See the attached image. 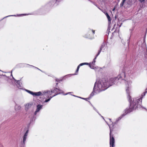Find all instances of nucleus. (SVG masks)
<instances>
[{"mask_svg":"<svg viewBox=\"0 0 147 147\" xmlns=\"http://www.w3.org/2000/svg\"><path fill=\"white\" fill-rule=\"evenodd\" d=\"M95 31L94 30H92V32L93 34H95Z\"/></svg>","mask_w":147,"mask_h":147,"instance_id":"c756f323","label":"nucleus"},{"mask_svg":"<svg viewBox=\"0 0 147 147\" xmlns=\"http://www.w3.org/2000/svg\"><path fill=\"white\" fill-rule=\"evenodd\" d=\"M30 14H18L17 15H9L8 16H6L5 17H4V18H7L9 17L10 16H26Z\"/></svg>","mask_w":147,"mask_h":147,"instance_id":"ddd939ff","label":"nucleus"},{"mask_svg":"<svg viewBox=\"0 0 147 147\" xmlns=\"http://www.w3.org/2000/svg\"><path fill=\"white\" fill-rule=\"evenodd\" d=\"M17 86L19 88V89H22V83H20V81H18V82H17Z\"/></svg>","mask_w":147,"mask_h":147,"instance_id":"4468645a","label":"nucleus"},{"mask_svg":"<svg viewBox=\"0 0 147 147\" xmlns=\"http://www.w3.org/2000/svg\"><path fill=\"white\" fill-rule=\"evenodd\" d=\"M97 2L102 6L105 5L106 0H97Z\"/></svg>","mask_w":147,"mask_h":147,"instance_id":"f8f14e48","label":"nucleus"},{"mask_svg":"<svg viewBox=\"0 0 147 147\" xmlns=\"http://www.w3.org/2000/svg\"><path fill=\"white\" fill-rule=\"evenodd\" d=\"M91 2L92 3H93V4H94V5L96 6V7H98V8L99 9H100H100L99 7H97V5H96L95 4H94V2H93V1H91Z\"/></svg>","mask_w":147,"mask_h":147,"instance_id":"bb28decb","label":"nucleus"},{"mask_svg":"<svg viewBox=\"0 0 147 147\" xmlns=\"http://www.w3.org/2000/svg\"><path fill=\"white\" fill-rule=\"evenodd\" d=\"M115 25H116V24H115L114 25V27L115 26Z\"/></svg>","mask_w":147,"mask_h":147,"instance_id":"ea45409f","label":"nucleus"},{"mask_svg":"<svg viewBox=\"0 0 147 147\" xmlns=\"http://www.w3.org/2000/svg\"><path fill=\"white\" fill-rule=\"evenodd\" d=\"M53 97V96L52 97H51V96L48 99H47V100H46L45 101V102H48V101H49L50 100H51V98L52 97Z\"/></svg>","mask_w":147,"mask_h":147,"instance_id":"5701e85b","label":"nucleus"},{"mask_svg":"<svg viewBox=\"0 0 147 147\" xmlns=\"http://www.w3.org/2000/svg\"><path fill=\"white\" fill-rule=\"evenodd\" d=\"M104 47H100L99 50L98 51V53L96 55L93 61L91 63H90L88 65H89V67L91 68L94 69L95 68L94 65H95L96 62V59L97 57L99 55L101 51L103 52L104 51L105 49L104 48Z\"/></svg>","mask_w":147,"mask_h":147,"instance_id":"20e7f679","label":"nucleus"},{"mask_svg":"<svg viewBox=\"0 0 147 147\" xmlns=\"http://www.w3.org/2000/svg\"><path fill=\"white\" fill-rule=\"evenodd\" d=\"M12 71H11V73H12Z\"/></svg>","mask_w":147,"mask_h":147,"instance_id":"37998d69","label":"nucleus"},{"mask_svg":"<svg viewBox=\"0 0 147 147\" xmlns=\"http://www.w3.org/2000/svg\"><path fill=\"white\" fill-rule=\"evenodd\" d=\"M58 81H59V80H58V81H57V82H58Z\"/></svg>","mask_w":147,"mask_h":147,"instance_id":"a18cd8bd","label":"nucleus"},{"mask_svg":"<svg viewBox=\"0 0 147 147\" xmlns=\"http://www.w3.org/2000/svg\"><path fill=\"white\" fill-rule=\"evenodd\" d=\"M92 30L90 28H88V33H90L91 32H92Z\"/></svg>","mask_w":147,"mask_h":147,"instance_id":"a878e982","label":"nucleus"},{"mask_svg":"<svg viewBox=\"0 0 147 147\" xmlns=\"http://www.w3.org/2000/svg\"><path fill=\"white\" fill-rule=\"evenodd\" d=\"M70 93V92H69V93H67V94H65L64 95H66L67 94H69Z\"/></svg>","mask_w":147,"mask_h":147,"instance_id":"c9c22d12","label":"nucleus"},{"mask_svg":"<svg viewBox=\"0 0 147 147\" xmlns=\"http://www.w3.org/2000/svg\"><path fill=\"white\" fill-rule=\"evenodd\" d=\"M107 125H109V126H110L111 127V125H109L108 124H107Z\"/></svg>","mask_w":147,"mask_h":147,"instance_id":"473e14b6","label":"nucleus"},{"mask_svg":"<svg viewBox=\"0 0 147 147\" xmlns=\"http://www.w3.org/2000/svg\"><path fill=\"white\" fill-rule=\"evenodd\" d=\"M62 0H51L48 3V5L50 6H56Z\"/></svg>","mask_w":147,"mask_h":147,"instance_id":"0eeeda50","label":"nucleus"},{"mask_svg":"<svg viewBox=\"0 0 147 147\" xmlns=\"http://www.w3.org/2000/svg\"><path fill=\"white\" fill-rule=\"evenodd\" d=\"M122 24V23L120 22V21H119L117 22V26H118L119 27H120Z\"/></svg>","mask_w":147,"mask_h":147,"instance_id":"aec40b11","label":"nucleus"},{"mask_svg":"<svg viewBox=\"0 0 147 147\" xmlns=\"http://www.w3.org/2000/svg\"><path fill=\"white\" fill-rule=\"evenodd\" d=\"M56 81H57V79H56Z\"/></svg>","mask_w":147,"mask_h":147,"instance_id":"79ce46f5","label":"nucleus"},{"mask_svg":"<svg viewBox=\"0 0 147 147\" xmlns=\"http://www.w3.org/2000/svg\"><path fill=\"white\" fill-rule=\"evenodd\" d=\"M80 67L79 66H78V67H77V70H76V72H78V71L79 70V69L80 68Z\"/></svg>","mask_w":147,"mask_h":147,"instance_id":"cd10ccee","label":"nucleus"},{"mask_svg":"<svg viewBox=\"0 0 147 147\" xmlns=\"http://www.w3.org/2000/svg\"><path fill=\"white\" fill-rule=\"evenodd\" d=\"M140 10V9L138 10L137 12H138Z\"/></svg>","mask_w":147,"mask_h":147,"instance_id":"f704fd0d","label":"nucleus"},{"mask_svg":"<svg viewBox=\"0 0 147 147\" xmlns=\"http://www.w3.org/2000/svg\"><path fill=\"white\" fill-rule=\"evenodd\" d=\"M58 81H59V80H58V81H57V82H58Z\"/></svg>","mask_w":147,"mask_h":147,"instance_id":"c03bdc74","label":"nucleus"},{"mask_svg":"<svg viewBox=\"0 0 147 147\" xmlns=\"http://www.w3.org/2000/svg\"><path fill=\"white\" fill-rule=\"evenodd\" d=\"M105 45H107L106 42L104 41L102 44L101 46H105Z\"/></svg>","mask_w":147,"mask_h":147,"instance_id":"b1692460","label":"nucleus"},{"mask_svg":"<svg viewBox=\"0 0 147 147\" xmlns=\"http://www.w3.org/2000/svg\"><path fill=\"white\" fill-rule=\"evenodd\" d=\"M43 94H44L43 93ZM45 95L46 94H45ZM47 95V94H46ZM41 95H43V94H42V93L40 92H34V94L33 96H39Z\"/></svg>","mask_w":147,"mask_h":147,"instance_id":"2eb2a0df","label":"nucleus"},{"mask_svg":"<svg viewBox=\"0 0 147 147\" xmlns=\"http://www.w3.org/2000/svg\"><path fill=\"white\" fill-rule=\"evenodd\" d=\"M42 105H37V109L36 111L35 112L34 114L35 115H36L37 113L40 110L42 109Z\"/></svg>","mask_w":147,"mask_h":147,"instance_id":"9b49d317","label":"nucleus"},{"mask_svg":"<svg viewBox=\"0 0 147 147\" xmlns=\"http://www.w3.org/2000/svg\"><path fill=\"white\" fill-rule=\"evenodd\" d=\"M141 107H142V108H143V109H145L144 107H141Z\"/></svg>","mask_w":147,"mask_h":147,"instance_id":"4c0bfd02","label":"nucleus"},{"mask_svg":"<svg viewBox=\"0 0 147 147\" xmlns=\"http://www.w3.org/2000/svg\"><path fill=\"white\" fill-rule=\"evenodd\" d=\"M82 98L84 99H87V98Z\"/></svg>","mask_w":147,"mask_h":147,"instance_id":"58836bf2","label":"nucleus"},{"mask_svg":"<svg viewBox=\"0 0 147 147\" xmlns=\"http://www.w3.org/2000/svg\"><path fill=\"white\" fill-rule=\"evenodd\" d=\"M21 108V107L20 106L16 105L15 107V109L16 111H18L20 110Z\"/></svg>","mask_w":147,"mask_h":147,"instance_id":"a211bd4d","label":"nucleus"},{"mask_svg":"<svg viewBox=\"0 0 147 147\" xmlns=\"http://www.w3.org/2000/svg\"><path fill=\"white\" fill-rule=\"evenodd\" d=\"M109 126V128L110 129V147H111V146H112V147H114V143H115V139L114 137L113 136H111V127Z\"/></svg>","mask_w":147,"mask_h":147,"instance_id":"6e6552de","label":"nucleus"},{"mask_svg":"<svg viewBox=\"0 0 147 147\" xmlns=\"http://www.w3.org/2000/svg\"><path fill=\"white\" fill-rule=\"evenodd\" d=\"M141 3H143L145 2L146 0H138Z\"/></svg>","mask_w":147,"mask_h":147,"instance_id":"4be33fe9","label":"nucleus"},{"mask_svg":"<svg viewBox=\"0 0 147 147\" xmlns=\"http://www.w3.org/2000/svg\"><path fill=\"white\" fill-rule=\"evenodd\" d=\"M32 105V103H28L25 104L24 105L25 109L26 111H28L29 109L31 108Z\"/></svg>","mask_w":147,"mask_h":147,"instance_id":"9d476101","label":"nucleus"},{"mask_svg":"<svg viewBox=\"0 0 147 147\" xmlns=\"http://www.w3.org/2000/svg\"><path fill=\"white\" fill-rule=\"evenodd\" d=\"M84 37H86V38H90V39H92L94 38V37H90L89 36H84Z\"/></svg>","mask_w":147,"mask_h":147,"instance_id":"393cba45","label":"nucleus"},{"mask_svg":"<svg viewBox=\"0 0 147 147\" xmlns=\"http://www.w3.org/2000/svg\"><path fill=\"white\" fill-rule=\"evenodd\" d=\"M123 79L124 78H121V81L123 82H124L126 84V87L127 88L126 90L128 95L129 101L130 103V106L129 109L127 110L126 109L125 110V114H123L119 118L118 120H120L122 117L125 115L127 114L130 113L133 110L136 109L137 107H138L139 105L140 106V104L142 102V97L138 99L134 98L133 100H131V97L129 96V93L131 87V84L132 82L131 80H128L126 81L124 80Z\"/></svg>","mask_w":147,"mask_h":147,"instance_id":"f257e3e1","label":"nucleus"},{"mask_svg":"<svg viewBox=\"0 0 147 147\" xmlns=\"http://www.w3.org/2000/svg\"><path fill=\"white\" fill-rule=\"evenodd\" d=\"M88 64L89 63H80V64H79V65L78 66L80 67V66L84 65H88Z\"/></svg>","mask_w":147,"mask_h":147,"instance_id":"6ab92c4d","label":"nucleus"},{"mask_svg":"<svg viewBox=\"0 0 147 147\" xmlns=\"http://www.w3.org/2000/svg\"><path fill=\"white\" fill-rule=\"evenodd\" d=\"M146 36V34H145V35L144 36V40ZM144 40L143 43L142 45L141 46H144V45L145 46L146 45V43H145V42H144ZM140 42H141L139 41L138 42V46H140V44H139Z\"/></svg>","mask_w":147,"mask_h":147,"instance_id":"f3484780","label":"nucleus"},{"mask_svg":"<svg viewBox=\"0 0 147 147\" xmlns=\"http://www.w3.org/2000/svg\"><path fill=\"white\" fill-rule=\"evenodd\" d=\"M147 92V88L146 89V92H144V95L143 96H144L145 95L146 93Z\"/></svg>","mask_w":147,"mask_h":147,"instance_id":"c85d7f7f","label":"nucleus"},{"mask_svg":"<svg viewBox=\"0 0 147 147\" xmlns=\"http://www.w3.org/2000/svg\"><path fill=\"white\" fill-rule=\"evenodd\" d=\"M107 86L106 80L105 79H102L98 82L96 81L95 83L93 92L90 94V96H93L94 92L97 93L105 90L107 88Z\"/></svg>","mask_w":147,"mask_h":147,"instance_id":"f03ea898","label":"nucleus"},{"mask_svg":"<svg viewBox=\"0 0 147 147\" xmlns=\"http://www.w3.org/2000/svg\"><path fill=\"white\" fill-rule=\"evenodd\" d=\"M131 3V0H122L121 3L120 7H122L124 6L125 7H127L130 5Z\"/></svg>","mask_w":147,"mask_h":147,"instance_id":"423d86ee","label":"nucleus"},{"mask_svg":"<svg viewBox=\"0 0 147 147\" xmlns=\"http://www.w3.org/2000/svg\"><path fill=\"white\" fill-rule=\"evenodd\" d=\"M101 117H102V118H103V119H104V118H103V117L102 116H101Z\"/></svg>","mask_w":147,"mask_h":147,"instance_id":"a19ab883","label":"nucleus"},{"mask_svg":"<svg viewBox=\"0 0 147 147\" xmlns=\"http://www.w3.org/2000/svg\"><path fill=\"white\" fill-rule=\"evenodd\" d=\"M94 109L95 111H97V110H96V109L95 108H94Z\"/></svg>","mask_w":147,"mask_h":147,"instance_id":"72a5a7b5","label":"nucleus"},{"mask_svg":"<svg viewBox=\"0 0 147 147\" xmlns=\"http://www.w3.org/2000/svg\"><path fill=\"white\" fill-rule=\"evenodd\" d=\"M31 66H32V67H35V68H36L37 69H39V70H40V71H41L39 69H38V68H37V67H34V66H32V65Z\"/></svg>","mask_w":147,"mask_h":147,"instance_id":"7c9ffc66","label":"nucleus"},{"mask_svg":"<svg viewBox=\"0 0 147 147\" xmlns=\"http://www.w3.org/2000/svg\"><path fill=\"white\" fill-rule=\"evenodd\" d=\"M63 92V91L60 90V89L57 88H54V89H52L51 90V92L50 91L45 92H44V94H48V95L51 94V93H57L56 94L53 96V97L58 94H60Z\"/></svg>","mask_w":147,"mask_h":147,"instance_id":"39448f33","label":"nucleus"},{"mask_svg":"<svg viewBox=\"0 0 147 147\" xmlns=\"http://www.w3.org/2000/svg\"><path fill=\"white\" fill-rule=\"evenodd\" d=\"M125 77V73L123 72L121 74L118 75L117 77L111 78L109 80L108 82H106L107 86V88L113 84H115L116 82L117 81L121 82V78H124Z\"/></svg>","mask_w":147,"mask_h":147,"instance_id":"7ed1b4c3","label":"nucleus"},{"mask_svg":"<svg viewBox=\"0 0 147 147\" xmlns=\"http://www.w3.org/2000/svg\"><path fill=\"white\" fill-rule=\"evenodd\" d=\"M105 14L106 15L107 19H108L109 22V23H111V18H110V16H109V14L108 13H105Z\"/></svg>","mask_w":147,"mask_h":147,"instance_id":"dca6fc26","label":"nucleus"},{"mask_svg":"<svg viewBox=\"0 0 147 147\" xmlns=\"http://www.w3.org/2000/svg\"><path fill=\"white\" fill-rule=\"evenodd\" d=\"M107 125H109V126H110L111 127V125H109L108 124H107Z\"/></svg>","mask_w":147,"mask_h":147,"instance_id":"2f4dec72","label":"nucleus"},{"mask_svg":"<svg viewBox=\"0 0 147 147\" xmlns=\"http://www.w3.org/2000/svg\"><path fill=\"white\" fill-rule=\"evenodd\" d=\"M26 90L29 94L32 95H33L34 92L27 90Z\"/></svg>","mask_w":147,"mask_h":147,"instance_id":"412c9836","label":"nucleus"},{"mask_svg":"<svg viewBox=\"0 0 147 147\" xmlns=\"http://www.w3.org/2000/svg\"><path fill=\"white\" fill-rule=\"evenodd\" d=\"M28 130H27L24 135L23 138V140L22 142V144L23 146L24 145L27 139V137L28 135Z\"/></svg>","mask_w":147,"mask_h":147,"instance_id":"1a4fd4ad","label":"nucleus"},{"mask_svg":"<svg viewBox=\"0 0 147 147\" xmlns=\"http://www.w3.org/2000/svg\"><path fill=\"white\" fill-rule=\"evenodd\" d=\"M108 119L111 121V119Z\"/></svg>","mask_w":147,"mask_h":147,"instance_id":"e433bc0d","label":"nucleus"}]
</instances>
